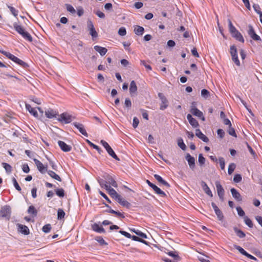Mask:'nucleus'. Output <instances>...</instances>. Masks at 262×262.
Here are the masks:
<instances>
[{
    "mask_svg": "<svg viewBox=\"0 0 262 262\" xmlns=\"http://www.w3.org/2000/svg\"><path fill=\"white\" fill-rule=\"evenodd\" d=\"M37 119L40 120L45 119V117L49 119H52L53 120H57L62 124H68L71 122L73 120L72 116H34Z\"/></svg>",
    "mask_w": 262,
    "mask_h": 262,
    "instance_id": "f257e3e1",
    "label": "nucleus"
},
{
    "mask_svg": "<svg viewBox=\"0 0 262 262\" xmlns=\"http://www.w3.org/2000/svg\"><path fill=\"white\" fill-rule=\"evenodd\" d=\"M13 27L15 30L21 35L25 39L30 42L32 41V37L31 35L28 32L25 31L23 26L19 25L17 23H14L13 24Z\"/></svg>",
    "mask_w": 262,
    "mask_h": 262,
    "instance_id": "f03ea898",
    "label": "nucleus"
},
{
    "mask_svg": "<svg viewBox=\"0 0 262 262\" xmlns=\"http://www.w3.org/2000/svg\"><path fill=\"white\" fill-rule=\"evenodd\" d=\"M100 143L103 145V146L105 148L108 155L111 156L112 158L115 159L117 161H119V158L116 155L115 152L112 148V147L109 145V144L104 140H101Z\"/></svg>",
    "mask_w": 262,
    "mask_h": 262,
    "instance_id": "7ed1b4c3",
    "label": "nucleus"
},
{
    "mask_svg": "<svg viewBox=\"0 0 262 262\" xmlns=\"http://www.w3.org/2000/svg\"><path fill=\"white\" fill-rule=\"evenodd\" d=\"M11 216V208L9 206H5L0 210V217L9 220Z\"/></svg>",
    "mask_w": 262,
    "mask_h": 262,
    "instance_id": "20e7f679",
    "label": "nucleus"
},
{
    "mask_svg": "<svg viewBox=\"0 0 262 262\" xmlns=\"http://www.w3.org/2000/svg\"><path fill=\"white\" fill-rule=\"evenodd\" d=\"M230 53L232 56V59L234 62V63L238 66H240V62L238 59L237 54V50L235 46L233 45L230 47Z\"/></svg>",
    "mask_w": 262,
    "mask_h": 262,
    "instance_id": "39448f33",
    "label": "nucleus"
},
{
    "mask_svg": "<svg viewBox=\"0 0 262 262\" xmlns=\"http://www.w3.org/2000/svg\"><path fill=\"white\" fill-rule=\"evenodd\" d=\"M146 182L148 185V186L150 187L155 191V192L157 194L160 195L162 197L166 196L165 193L161 189H160L158 186H157L156 185L150 182L148 180H147L146 181Z\"/></svg>",
    "mask_w": 262,
    "mask_h": 262,
    "instance_id": "423d86ee",
    "label": "nucleus"
},
{
    "mask_svg": "<svg viewBox=\"0 0 262 262\" xmlns=\"http://www.w3.org/2000/svg\"><path fill=\"white\" fill-rule=\"evenodd\" d=\"M215 184L218 196L221 201H223L224 200L225 190L222 185L220 184V182L216 181Z\"/></svg>",
    "mask_w": 262,
    "mask_h": 262,
    "instance_id": "0eeeda50",
    "label": "nucleus"
},
{
    "mask_svg": "<svg viewBox=\"0 0 262 262\" xmlns=\"http://www.w3.org/2000/svg\"><path fill=\"white\" fill-rule=\"evenodd\" d=\"M87 26L89 31H90V34L92 36L93 38L97 37L98 33L95 30L94 25L92 21L90 20H88L87 21Z\"/></svg>",
    "mask_w": 262,
    "mask_h": 262,
    "instance_id": "6e6552de",
    "label": "nucleus"
},
{
    "mask_svg": "<svg viewBox=\"0 0 262 262\" xmlns=\"http://www.w3.org/2000/svg\"><path fill=\"white\" fill-rule=\"evenodd\" d=\"M33 161L37 167V168L41 173H45L47 172V165H44L40 161L36 159H34Z\"/></svg>",
    "mask_w": 262,
    "mask_h": 262,
    "instance_id": "1a4fd4ad",
    "label": "nucleus"
},
{
    "mask_svg": "<svg viewBox=\"0 0 262 262\" xmlns=\"http://www.w3.org/2000/svg\"><path fill=\"white\" fill-rule=\"evenodd\" d=\"M248 28L249 30L248 31V34L250 36V37L254 40L260 41L261 38L260 36L255 33L253 27L251 25H249L248 26Z\"/></svg>",
    "mask_w": 262,
    "mask_h": 262,
    "instance_id": "9d476101",
    "label": "nucleus"
},
{
    "mask_svg": "<svg viewBox=\"0 0 262 262\" xmlns=\"http://www.w3.org/2000/svg\"><path fill=\"white\" fill-rule=\"evenodd\" d=\"M72 124L79 131V132L83 135L84 136L88 137V134L86 133L84 127V125L77 122H74L72 123Z\"/></svg>",
    "mask_w": 262,
    "mask_h": 262,
    "instance_id": "9b49d317",
    "label": "nucleus"
},
{
    "mask_svg": "<svg viewBox=\"0 0 262 262\" xmlns=\"http://www.w3.org/2000/svg\"><path fill=\"white\" fill-rule=\"evenodd\" d=\"M211 206L214 210V212L217 216L218 220L219 221H223L224 219V215L222 211L217 207V206L214 203L212 202L211 203Z\"/></svg>",
    "mask_w": 262,
    "mask_h": 262,
    "instance_id": "f8f14e48",
    "label": "nucleus"
},
{
    "mask_svg": "<svg viewBox=\"0 0 262 262\" xmlns=\"http://www.w3.org/2000/svg\"><path fill=\"white\" fill-rule=\"evenodd\" d=\"M185 159L187 161L189 167L192 170H193L195 167V159L192 157L189 154H187L185 156Z\"/></svg>",
    "mask_w": 262,
    "mask_h": 262,
    "instance_id": "ddd939ff",
    "label": "nucleus"
},
{
    "mask_svg": "<svg viewBox=\"0 0 262 262\" xmlns=\"http://www.w3.org/2000/svg\"><path fill=\"white\" fill-rule=\"evenodd\" d=\"M26 108L29 111V112L32 115H37V112L36 108L38 109L41 114H43V111L40 107H37L36 108H33L30 104H26Z\"/></svg>",
    "mask_w": 262,
    "mask_h": 262,
    "instance_id": "4468645a",
    "label": "nucleus"
},
{
    "mask_svg": "<svg viewBox=\"0 0 262 262\" xmlns=\"http://www.w3.org/2000/svg\"><path fill=\"white\" fill-rule=\"evenodd\" d=\"M58 144L61 149L64 152L70 151L72 149V147L70 145L67 144L63 141H58Z\"/></svg>",
    "mask_w": 262,
    "mask_h": 262,
    "instance_id": "2eb2a0df",
    "label": "nucleus"
},
{
    "mask_svg": "<svg viewBox=\"0 0 262 262\" xmlns=\"http://www.w3.org/2000/svg\"><path fill=\"white\" fill-rule=\"evenodd\" d=\"M231 194L232 196L237 201H242V197L241 195V194L237 191V190L232 188L230 190Z\"/></svg>",
    "mask_w": 262,
    "mask_h": 262,
    "instance_id": "dca6fc26",
    "label": "nucleus"
},
{
    "mask_svg": "<svg viewBox=\"0 0 262 262\" xmlns=\"http://www.w3.org/2000/svg\"><path fill=\"white\" fill-rule=\"evenodd\" d=\"M118 203L121 206L125 207L127 208H129L131 206V204L128 201L124 200L121 195L119 196L118 199L116 200Z\"/></svg>",
    "mask_w": 262,
    "mask_h": 262,
    "instance_id": "f3484780",
    "label": "nucleus"
},
{
    "mask_svg": "<svg viewBox=\"0 0 262 262\" xmlns=\"http://www.w3.org/2000/svg\"><path fill=\"white\" fill-rule=\"evenodd\" d=\"M195 135L204 142L207 143L209 141V139L202 133L200 129L195 130Z\"/></svg>",
    "mask_w": 262,
    "mask_h": 262,
    "instance_id": "a211bd4d",
    "label": "nucleus"
},
{
    "mask_svg": "<svg viewBox=\"0 0 262 262\" xmlns=\"http://www.w3.org/2000/svg\"><path fill=\"white\" fill-rule=\"evenodd\" d=\"M201 185L204 192L209 196L212 197L213 194L212 193L211 190L208 186L207 184L204 181H202L201 182Z\"/></svg>",
    "mask_w": 262,
    "mask_h": 262,
    "instance_id": "6ab92c4d",
    "label": "nucleus"
},
{
    "mask_svg": "<svg viewBox=\"0 0 262 262\" xmlns=\"http://www.w3.org/2000/svg\"><path fill=\"white\" fill-rule=\"evenodd\" d=\"M18 227V231L24 235H28L29 234V229L28 227L25 225L21 224H17Z\"/></svg>",
    "mask_w": 262,
    "mask_h": 262,
    "instance_id": "aec40b11",
    "label": "nucleus"
},
{
    "mask_svg": "<svg viewBox=\"0 0 262 262\" xmlns=\"http://www.w3.org/2000/svg\"><path fill=\"white\" fill-rule=\"evenodd\" d=\"M103 204H104L106 207L109 208V210H107L106 211L107 212L112 213V214H115L116 215H117L118 216L120 217L121 218L125 217L124 215L122 213L120 212L119 211H116L111 209V207L108 205H107L104 203H103Z\"/></svg>",
    "mask_w": 262,
    "mask_h": 262,
    "instance_id": "412c9836",
    "label": "nucleus"
},
{
    "mask_svg": "<svg viewBox=\"0 0 262 262\" xmlns=\"http://www.w3.org/2000/svg\"><path fill=\"white\" fill-rule=\"evenodd\" d=\"M92 229L95 232L99 233H102L105 232L104 229L102 226H99V225L97 223H94L92 226Z\"/></svg>",
    "mask_w": 262,
    "mask_h": 262,
    "instance_id": "4be33fe9",
    "label": "nucleus"
},
{
    "mask_svg": "<svg viewBox=\"0 0 262 262\" xmlns=\"http://www.w3.org/2000/svg\"><path fill=\"white\" fill-rule=\"evenodd\" d=\"M109 188H107L106 190L108 191L109 194L111 196L112 198L115 199L116 200H117L119 196H120L117 192L116 191L112 188L111 186L108 187Z\"/></svg>",
    "mask_w": 262,
    "mask_h": 262,
    "instance_id": "5701e85b",
    "label": "nucleus"
},
{
    "mask_svg": "<svg viewBox=\"0 0 262 262\" xmlns=\"http://www.w3.org/2000/svg\"><path fill=\"white\" fill-rule=\"evenodd\" d=\"M106 180L107 184H110L114 187H117V184L114 179L111 176L107 175L105 178Z\"/></svg>",
    "mask_w": 262,
    "mask_h": 262,
    "instance_id": "b1692460",
    "label": "nucleus"
},
{
    "mask_svg": "<svg viewBox=\"0 0 262 262\" xmlns=\"http://www.w3.org/2000/svg\"><path fill=\"white\" fill-rule=\"evenodd\" d=\"M154 178L161 184L165 186L166 187L169 188L170 185L159 175L157 174H154Z\"/></svg>",
    "mask_w": 262,
    "mask_h": 262,
    "instance_id": "393cba45",
    "label": "nucleus"
},
{
    "mask_svg": "<svg viewBox=\"0 0 262 262\" xmlns=\"http://www.w3.org/2000/svg\"><path fill=\"white\" fill-rule=\"evenodd\" d=\"M94 48L95 51L98 52L101 56L104 55L107 51V50L105 48L99 46H95Z\"/></svg>",
    "mask_w": 262,
    "mask_h": 262,
    "instance_id": "a878e982",
    "label": "nucleus"
},
{
    "mask_svg": "<svg viewBox=\"0 0 262 262\" xmlns=\"http://www.w3.org/2000/svg\"><path fill=\"white\" fill-rule=\"evenodd\" d=\"M159 96L160 98V99L162 101V105H161L160 108L161 110H164L165 108H166V107H167V106L168 105L167 104L168 102H167L166 98L162 95V94L159 93Z\"/></svg>",
    "mask_w": 262,
    "mask_h": 262,
    "instance_id": "bb28decb",
    "label": "nucleus"
},
{
    "mask_svg": "<svg viewBox=\"0 0 262 262\" xmlns=\"http://www.w3.org/2000/svg\"><path fill=\"white\" fill-rule=\"evenodd\" d=\"M13 61L14 62L17 63L18 64L20 65L23 68H26L28 67V64L26 63L25 62L23 61L22 60L20 59L19 58H17V57L15 56L14 57L13 60Z\"/></svg>",
    "mask_w": 262,
    "mask_h": 262,
    "instance_id": "cd10ccee",
    "label": "nucleus"
},
{
    "mask_svg": "<svg viewBox=\"0 0 262 262\" xmlns=\"http://www.w3.org/2000/svg\"><path fill=\"white\" fill-rule=\"evenodd\" d=\"M137 91V86L134 80H132L130 83L129 92L131 95L135 94Z\"/></svg>",
    "mask_w": 262,
    "mask_h": 262,
    "instance_id": "c85d7f7f",
    "label": "nucleus"
},
{
    "mask_svg": "<svg viewBox=\"0 0 262 262\" xmlns=\"http://www.w3.org/2000/svg\"><path fill=\"white\" fill-rule=\"evenodd\" d=\"M190 112L192 115H203L202 112L196 107L194 102L192 103Z\"/></svg>",
    "mask_w": 262,
    "mask_h": 262,
    "instance_id": "c756f323",
    "label": "nucleus"
},
{
    "mask_svg": "<svg viewBox=\"0 0 262 262\" xmlns=\"http://www.w3.org/2000/svg\"><path fill=\"white\" fill-rule=\"evenodd\" d=\"M232 37L235 38L238 41L243 43L244 42V39L242 34L237 31L236 33L232 35Z\"/></svg>",
    "mask_w": 262,
    "mask_h": 262,
    "instance_id": "7c9ffc66",
    "label": "nucleus"
},
{
    "mask_svg": "<svg viewBox=\"0 0 262 262\" xmlns=\"http://www.w3.org/2000/svg\"><path fill=\"white\" fill-rule=\"evenodd\" d=\"M187 119L189 122V123L193 127H196L199 126V123L198 121L192 118V116H187Z\"/></svg>",
    "mask_w": 262,
    "mask_h": 262,
    "instance_id": "2f4dec72",
    "label": "nucleus"
},
{
    "mask_svg": "<svg viewBox=\"0 0 262 262\" xmlns=\"http://www.w3.org/2000/svg\"><path fill=\"white\" fill-rule=\"evenodd\" d=\"M144 31V29L143 27L139 26H136L134 29V32L135 33L139 36L142 35Z\"/></svg>",
    "mask_w": 262,
    "mask_h": 262,
    "instance_id": "473e14b6",
    "label": "nucleus"
},
{
    "mask_svg": "<svg viewBox=\"0 0 262 262\" xmlns=\"http://www.w3.org/2000/svg\"><path fill=\"white\" fill-rule=\"evenodd\" d=\"M228 26H229V30L231 35H233L234 33H236L238 30L235 28V27L233 25L231 20L230 19H228Z\"/></svg>",
    "mask_w": 262,
    "mask_h": 262,
    "instance_id": "72a5a7b5",
    "label": "nucleus"
},
{
    "mask_svg": "<svg viewBox=\"0 0 262 262\" xmlns=\"http://www.w3.org/2000/svg\"><path fill=\"white\" fill-rule=\"evenodd\" d=\"M48 174L53 179H54L56 180H57L59 182L61 181V179L60 177L56 174L55 172L52 170L47 171Z\"/></svg>",
    "mask_w": 262,
    "mask_h": 262,
    "instance_id": "f704fd0d",
    "label": "nucleus"
},
{
    "mask_svg": "<svg viewBox=\"0 0 262 262\" xmlns=\"http://www.w3.org/2000/svg\"><path fill=\"white\" fill-rule=\"evenodd\" d=\"M233 230L235 232L236 235L239 238H242L245 237L246 234L244 233V232L241 230L238 229L236 227H234L233 228Z\"/></svg>",
    "mask_w": 262,
    "mask_h": 262,
    "instance_id": "c9c22d12",
    "label": "nucleus"
},
{
    "mask_svg": "<svg viewBox=\"0 0 262 262\" xmlns=\"http://www.w3.org/2000/svg\"><path fill=\"white\" fill-rule=\"evenodd\" d=\"M56 194L59 198H63L64 196V190L62 188H57L55 189Z\"/></svg>",
    "mask_w": 262,
    "mask_h": 262,
    "instance_id": "e433bc0d",
    "label": "nucleus"
},
{
    "mask_svg": "<svg viewBox=\"0 0 262 262\" xmlns=\"http://www.w3.org/2000/svg\"><path fill=\"white\" fill-rule=\"evenodd\" d=\"M86 142L89 144V145H90L91 147H92L93 148L95 149L98 151V152L100 154L101 152L102 151V150L101 149V148L97 145L94 144L92 142H91L89 140H86Z\"/></svg>",
    "mask_w": 262,
    "mask_h": 262,
    "instance_id": "4c0bfd02",
    "label": "nucleus"
},
{
    "mask_svg": "<svg viewBox=\"0 0 262 262\" xmlns=\"http://www.w3.org/2000/svg\"><path fill=\"white\" fill-rule=\"evenodd\" d=\"M98 183L102 188H104L106 190L110 186L107 184L106 180H104L102 179L98 180Z\"/></svg>",
    "mask_w": 262,
    "mask_h": 262,
    "instance_id": "58836bf2",
    "label": "nucleus"
},
{
    "mask_svg": "<svg viewBox=\"0 0 262 262\" xmlns=\"http://www.w3.org/2000/svg\"><path fill=\"white\" fill-rule=\"evenodd\" d=\"M130 238H132L133 241L139 242L143 243L145 245H148L147 242L145 241V240H144L142 238H140V237H139L137 236L132 235V237Z\"/></svg>",
    "mask_w": 262,
    "mask_h": 262,
    "instance_id": "ea45409f",
    "label": "nucleus"
},
{
    "mask_svg": "<svg viewBox=\"0 0 262 262\" xmlns=\"http://www.w3.org/2000/svg\"><path fill=\"white\" fill-rule=\"evenodd\" d=\"M28 212L29 214H32L35 216L37 214V212L33 206H30L29 207Z\"/></svg>",
    "mask_w": 262,
    "mask_h": 262,
    "instance_id": "a19ab883",
    "label": "nucleus"
},
{
    "mask_svg": "<svg viewBox=\"0 0 262 262\" xmlns=\"http://www.w3.org/2000/svg\"><path fill=\"white\" fill-rule=\"evenodd\" d=\"M178 146L183 150L186 149V146L184 144L183 140L182 138H180L178 140Z\"/></svg>",
    "mask_w": 262,
    "mask_h": 262,
    "instance_id": "79ce46f5",
    "label": "nucleus"
},
{
    "mask_svg": "<svg viewBox=\"0 0 262 262\" xmlns=\"http://www.w3.org/2000/svg\"><path fill=\"white\" fill-rule=\"evenodd\" d=\"M65 216V212L62 209H59L57 211V219L61 220L64 218Z\"/></svg>",
    "mask_w": 262,
    "mask_h": 262,
    "instance_id": "37998d69",
    "label": "nucleus"
},
{
    "mask_svg": "<svg viewBox=\"0 0 262 262\" xmlns=\"http://www.w3.org/2000/svg\"><path fill=\"white\" fill-rule=\"evenodd\" d=\"M2 165L7 172L10 173L11 172L12 167L10 164L6 163H3Z\"/></svg>",
    "mask_w": 262,
    "mask_h": 262,
    "instance_id": "c03bdc74",
    "label": "nucleus"
},
{
    "mask_svg": "<svg viewBox=\"0 0 262 262\" xmlns=\"http://www.w3.org/2000/svg\"><path fill=\"white\" fill-rule=\"evenodd\" d=\"M66 7L68 11L70 12L72 14H75L76 13V10L74 8V7L70 4H66Z\"/></svg>",
    "mask_w": 262,
    "mask_h": 262,
    "instance_id": "a18cd8bd",
    "label": "nucleus"
},
{
    "mask_svg": "<svg viewBox=\"0 0 262 262\" xmlns=\"http://www.w3.org/2000/svg\"><path fill=\"white\" fill-rule=\"evenodd\" d=\"M245 223L250 228H252L253 226L252 221L249 219L247 216L244 217Z\"/></svg>",
    "mask_w": 262,
    "mask_h": 262,
    "instance_id": "49530a36",
    "label": "nucleus"
},
{
    "mask_svg": "<svg viewBox=\"0 0 262 262\" xmlns=\"http://www.w3.org/2000/svg\"><path fill=\"white\" fill-rule=\"evenodd\" d=\"M236 167V165L232 163L229 164L228 166V172L229 174H231L232 172L234 171L235 168Z\"/></svg>",
    "mask_w": 262,
    "mask_h": 262,
    "instance_id": "de8ad7c7",
    "label": "nucleus"
},
{
    "mask_svg": "<svg viewBox=\"0 0 262 262\" xmlns=\"http://www.w3.org/2000/svg\"><path fill=\"white\" fill-rule=\"evenodd\" d=\"M198 161L201 166L204 165L206 161V159L203 156V155L200 154L199 155Z\"/></svg>",
    "mask_w": 262,
    "mask_h": 262,
    "instance_id": "09e8293b",
    "label": "nucleus"
},
{
    "mask_svg": "<svg viewBox=\"0 0 262 262\" xmlns=\"http://www.w3.org/2000/svg\"><path fill=\"white\" fill-rule=\"evenodd\" d=\"M253 8L254 10V11L259 15V19L261 17V14H262V12L260 11V7L258 5L254 4L253 5Z\"/></svg>",
    "mask_w": 262,
    "mask_h": 262,
    "instance_id": "8fccbe9b",
    "label": "nucleus"
},
{
    "mask_svg": "<svg viewBox=\"0 0 262 262\" xmlns=\"http://www.w3.org/2000/svg\"><path fill=\"white\" fill-rule=\"evenodd\" d=\"M58 112L53 109H48L45 111V115H58Z\"/></svg>",
    "mask_w": 262,
    "mask_h": 262,
    "instance_id": "3c124183",
    "label": "nucleus"
},
{
    "mask_svg": "<svg viewBox=\"0 0 262 262\" xmlns=\"http://www.w3.org/2000/svg\"><path fill=\"white\" fill-rule=\"evenodd\" d=\"M234 248L237 249L242 254L246 255L247 252L241 246L238 245H234Z\"/></svg>",
    "mask_w": 262,
    "mask_h": 262,
    "instance_id": "603ef678",
    "label": "nucleus"
},
{
    "mask_svg": "<svg viewBox=\"0 0 262 262\" xmlns=\"http://www.w3.org/2000/svg\"><path fill=\"white\" fill-rule=\"evenodd\" d=\"M12 182H13L14 186L15 187V189L17 190H18V191H20L21 189L20 187L19 186V185H18L16 180L14 178H13Z\"/></svg>",
    "mask_w": 262,
    "mask_h": 262,
    "instance_id": "864d4df0",
    "label": "nucleus"
},
{
    "mask_svg": "<svg viewBox=\"0 0 262 262\" xmlns=\"http://www.w3.org/2000/svg\"><path fill=\"white\" fill-rule=\"evenodd\" d=\"M51 229V226L50 224H47L43 226L42 231L45 233H49Z\"/></svg>",
    "mask_w": 262,
    "mask_h": 262,
    "instance_id": "5fc2aeb1",
    "label": "nucleus"
},
{
    "mask_svg": "<svg viewBox=\"0 0 262 262\" xmlns=\"http://www.w3.org/2000/svg\"><path fill=\"white\" fill-rule=\"evenodd\" d=\"M95 239L101 245H107V243L101 236H97Z\"/></svg>",
    "mask_w": 262,
    "mask_h": 262,
    "instance_id": "6e6d98bb",
    "label": "nucleus"
},
{
    "mask_svg": "<svg viewBox=\"0 0 262 262\" xmlns=\"http://www.w3.org/2000/svg\"><path fill=\"white\" fill-rule=\"evenodd\" d=\"M139 119L136 117H135L134 118H133V127L134 128H136L137 127L139 123Z\"/></svg>",
    "mask_w": 262,
    "mask_h": 262,
    "instance_id": "4d7b16f0",
    "label": "nucleus"
},
{
    "mask_svg": "<svg viewBox=\"0 0 262 262\" xmlns=\"http://www.w3.org/2000/svg\"><path fill=\"white\" fill-rule=\"evenodd\" d=\"M228 132L230 135L235 137H236L235 130L233 127H231V126H229Z\"/></svg>",
    "mask_w": 262,
    "mask_h": 262,
    "instance_id": "13d9d810",
    "label": "nucleus"
},
{
    "mask_svg": "<svg viewBox=\"0 0 262 262\" xmlns=\"http://www.w3.org/2000/svg\"><path fill=\"white\" fill-rule=\"evenodd\" d=\"M201 96L205 98H208L209 96V91L206 89H203L201 91Z\"/></svg>",
    "mask_w": 262,
    "mask_h": 262,
    "instance_id": "bf43d9fd",
    "label": "nucleus"
},
{
    "mask_svg": "<svg viewBox=\"0 0 262 262\" xmlns=\"http://www.w3.org/2000/svg\"><path fill=\"white\" fill-rule=\"evenodd\" d=\"M219 163H220V165L221 168L222 169H224L225 164V160H224V158L220 157L219 158Z\"/></svg>",
    "mask_w": 262,
    "mask_h": 262,
    "instance_id": "052dcab7",
    "label": "nucleus"
},
{
    "mask_svg": "<svg viewBox=\"0 0 262 262\" xmlns=\"http://www.w3.org/2000/svg\"><path fill=\"white\" fill-rule=\"evenodd\" d=\"M242 178L241 174H236L233 178V181L235 183H239L242 181Z\"/></svg>",
    "mask_w": 262,
    "mask_h": 262,
    "instance_id": "680f3d73",
    "label": "nucleus"
},
{
    "mask_svg": "<svg viewBox=\"0 0 262 262\" xmlns=\"http://www.w3.org/2000/svg\"><path fill=\"white\" fill-rule=\"evenodd\" d=\"M118 34L121 36H125L126 34V31L125 28L124 27H121L120 28H119L118 31Z\"/></svg>",
    "mask_w": 262,
    "mask_h": 262,
    "instance_id": "e2e57ef3",
    "label": "nucleus"
},
{
    "mask_svg": "<svg viewBox=\"0 0 262 262\" xmlns=\"http://www.w3.org/2000/svg\"><path fill=\"white\" fill-rule=\"evenodd\" d=\"M236 210L239 216H244L245 215V213L241 207H237Z\"/></svg>",
    "mask_w": 262,
    "mask_h": 262,
    "instance_id": "0e129e2a",
    "label": "nucleus"
},
{
    "mask_svg": "<svg viewBox=\"0 0 262 262\" xmlns=\"http://www.w3.org/2000/svg\"><path fill=\"white\" fill-rule=\"evenodd\" d=\"M168 254L172 257L174 260H179L180 257L178 254H176L175 252H173V251H170L168 253Z\"/></svg>",
    "mask_w": 262,
    "mask_h": 262,
    "instance_id": "69168bd1",
    "label": "nucleus"
},
{
    "mask_svg": "<svg viewBox=\"0 0 262 262\" xmlns=\"http://www.w3.org/2000/svg\"><path fill=\"white\" fill-rule=\"evenodd\" d=\"M8 8L12 13V14L14 16H16L18 15V11L16 10L14 7L11 6H8Z\"/></svg>",
    "mask_w": 262,
    "mask_h": 262,
    "instance_id": "338daca9",
    "label": "nucleus"
},
{
    "mask_svg": "<svg viewBox=\"0 0 262 262\" xmlns=\"http://www.w3.org/2000/svg\"><path fill=\"white\" fill-rule=\"evenodd\" d=\"M2 54L5 55L7 57H8L9 59H11V60H13L14 55L11 54L9 52H2Z\"/></svg>",
    "mask_w": 262,
    "mask_h": 262,
    "instance_id": "774afa93",
    "label": "nucleus"
}]
</instances>
